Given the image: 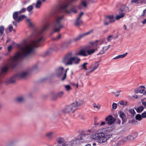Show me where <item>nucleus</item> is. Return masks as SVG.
Instances as JSON below:
<instances>
[{
  "mask_svg": "<svg viewBox=\"0 0 146 146\" xmlns=\"http://www.w3.org/2000/svg\"><path fill=\"white\" fill-rule=\"evenodd\" d=\"M112 131L111 127L100 129L95 133L91 135L90 137L92 139L97 141V142L100 144L104 143L112 136V135L109 133Z\"/></svg>",
  "mask_w": 146,
  "mask_h": 146,
  "instance_id": "nucleus-1",
  "label": "nucleus"
},
{
  "mask_svg": "<svg viewBox=\"0 0 146 146\" xmlns=\"http://www.w3.org/2000/svg\"><path fill=\"white\" fill-rule=\"evenodd\" d=\"M80 60V58L74 56L72 52H70L65 56L62 62L66 65H72L78 64Z\"/></svg>",
  "mask_w": 146,
  "mask_h": 146,
  "instance_id": "nucleus-2",
  "label": "nucleus"
},
{
  "mask_svg": "<svg viewBox=\"0 0 146 146\" xmlns=\"http://www.w3.org/2000/svg\"><path fill=\"white\" fill-rule=\"evenodd\" d=\"M56 141L58 146H76L79 141V139H72L70 141L66 140L64 137L59 136L56 139Z\"/></svg>",
  "mask_w": 146,
  "mask_h": 146,
  "instance_id": "nucleus-3",
  "label": "nucleus"
},
{
  "mask_svg": "<svg viewBox=\"0 0 146 146\" xmlns=\"http://www.w3.org/2000/svg\"><path fill=\"white\" fill-rule=\"evenodd\" d=\"M63 18L64 16L63 15L58 16L56 18L53 22L54 26L53 31L54 32H59L61 28L64 27L63 25L60 24L61 21Z\"/></svg>",
  "mask_w": 146,
  "mask_h": 146,
  "instance_id": "nucleus-4",
  "label": "nucleus"
},
{
  "mask_svg": "<svg viewBox=\"0 0 146 146\" xmlns=\"http://www.w3.org/2000/svg\"><path fill=\"white\" fill-rule=\"evenodd\" d=\"M68 70V68L64 72L63 67H59L56 70V74L58 77H61L62 80L64 81L66 78V73Z\"/></svg>",
  "mask_w": 146,
  "mask_h": 146,
  "instance_id": "nucleus-5",
  "label": "nucleus"
},
{
  "mask_svg": "<svg viewBox=\"0 0 146 146\" xmlns=\"http://www.w3.org/2000/svg\"><path fill=\"white\" fill-rule=\"evenodd\" d=\"M129 11V8L126 6H123V8L119 11V12L120 14L116 16V19L119 20L121 18L123 17L124 16L125 13Z\"/></svg>",
  "mask_w": 146,
  "mask_h": 146,
  "instance_id": "nucleus-6",
  "label": "nucleus"
},
{
  "mask_svg": "<svg viewBox=\"0 0 146 146\" xmlns=\"http://www.w3.org/2000/svg\"><path fill=\"white\" fill-rule=\"evenodd\" d=\"M99 66V63L98 62H96L92 63L89 67V70L86 72V75H88L90 73L94 71L98 68Z\"/></svg>",
  "mask_w": 146,
  "mask_h": 146,
  "instance_id": "nucleus-7",
  "label": "nucleus"
},
{
  "mask_svg": "<svg viewBox=\"0 0 146 146\" xmlns=\"http://www.w3.org/2000/svg\"><path fill=\"white\" fill-rule=\"evenodd\" d=\"M137 136V133L136 132L132 133L130 135L124 138L119 141V142L123 143L126 142L127 141H130L135 138Z\"/></svg>",
  "mask_w": 146,
  "mask_h": 146,
  "instance_id": "nucleus-8",
  "label": "nucleus"
},
{
  "mask_svg": "<svg viewBox=\"0 0 146 146\" xmlns=\"http://www.w3.org/2000/svg\"><path fill=\"white\" fill-rule=\"evenodd\" d=\"M75 110H76V109L74 106L72 104L70 105L66 106L63 110V111L64 112L66 113H73Z\"/></svg>",
  "mask_w": 146,
  "mask_h": 146,
  "instance_id": "nucleus-9",
  "label": "nucleus"
},
{
  "mask_svg": "<svg viewBox=\"0 0 146 146\" xmlns=\"http://www.w3.org/2000/svg\"><path fill=\"white\" fill-rule=\"evenodd\" d=\"M37 68V66H34L30 68L28 71L24 72L21 73L20 74V76L22 78H24L28 74L29 71L34 70L36 69Z\"/></svg>",
  "mask_w": 146,
  "mask_h": 146,
  "instance_id": "nucleus-10",
  "label": "nucleus"
},
{
  "mask_svg": "<svg viewBox=\"0 0 146 146\" xmlns=\"http://www.w3.org/2000/svg\"><path fill=\"white\" fill-rule=\"evenodd\" d=\"M145 86H140L138 88L135 89L134 90L135 92V93H144L146 91V89Z\"/></svg>",
  "mask_w": 146,
  "mask_h": 146,
  "instance_id": "nucleus-11",
  "label": "nucleus"
},
{
  "mask_svg": "<svg viewBox=\"0 0 146 146\" xmlns=\"http://www.w3.org/2000/svg\"><path fill=\"white\" fill-rule=\"evenodd\" d=\"M105 120L107 123L109 125L114 123L115 121L114 118L111 115H109L106 118Z\"/></svg>",
  "mask_w": 146,
  "mask_h": 146,
  "instance_id": "nucleus-12",
  "label": "nucleus"
},
{
  "mask_svg": "<svg viewBox=\"0 0 146 146\" xmlns=\"http://www.w3.org/2000/svg\"><path fill=\"white\" fill-rule=\"evenodd\" d=\"M76 55H79L83 56H87V50L82 49L79 50V52L75 54Z\"/></svg>",
  "mask_w": 146,
  "mask_h": 146,
  "instance_id": "nucleus-13",
  "label": "nucleus"
},
{
  "mask_svg": "<svg viewBox=\"0 0 146 146\" xmlns=\"http://www.w3.org/2000/svg\"><path fill=\"white\" fill-rule=\"evenodd\" d=\"M65 12L67 13L70 14L72 13H76L77 11L75 7H73L70 9H65Z\"/></svg>",
  "mask_w": 146,
  "mask_h": 146,
  "instance_id": "nucleus-14",
  "label": "nucleus"
},
{
  "mask_svg": "<svg viewBox=\"0 0 146 146\" xmlns=\"http://www.w3.org/2000/svg\"><path fill=\"white\" fill-rule=\"evenodd\" d=\"M83 103V101L81 100H77L76 102L72 103L76 109L77 107L80 106Z\"/></svg>",
  "mask_w": 146,
  "mask_h": 146,
  "instance_id": "nucleus-15",
  "label": "nucleus"
},
{
  "mask_svg": "<svg viewBox=\"0 0 146 146\" xmlns=\"http://www.w3.org/2000/svg\"><path fill=\"white\" fill-rule=\"evenodd\" d=\"M119 114L120 117L123 121L122 123L123 124L126 121V115L122 111L119 112Z\"/></svg>",
  "mask_w": 146,
  "mask_h": 146,
  "instance_id": "nucleus-16",
  "label": "nucleus"
},
{
  "mask_svg": "<svg viewBox=\"0 0 146 146\" xmlns=\"http://www.w3.org/2000/svg\"><path fill=\"white\" fill-rule=\"evenodd\" d=\"M25 100L24 96H21L17 97L15 99L16 101L19 103H21L23 102Z\"/></svg>",
  "mask_w": 146,
  "mask_h": 146,
  "instance_id": "nucleus-17",
  "label": "nucleus"
},
{
  "mask_svg": "<svg viewBox=\"0 0 146 146\" xmlns=\"http://www.w3.org/2000/svg\"><path fill=\"white\" fill-rule=\"evenodd\" d=\"M93 30H91L90 31L85 33L80 34L78 36L79 37L80 39L81 38H83L84 37L88 35H89L90 34L92 33L93 32Z\"/></svg>",
  "mask_w": 146,
  "mask_h": 146,
  "instance_id": "nucleus-18",
  "label": "nucleus"
},
{
  "mask_svg": "<svg viewBox=\"0 0 146 146\" xmlns=\"http://www.w3.org/2000/svg\"><path fill=\"white\" fill-rule=\"evenodd\" d=\"M54 133L53 131H50L47 132L45 134L46 136L50 139H52L53 138V135Z\"/></svg>",
  "mask_w": 146,
  "mask_h": 146,
  "instance_id": "nucleus-19",
  "label": "nucleus"
},
{
  "mask_svg": "<svg viewBox=\"0 0 146 146\" xmlns=\"http://www.w3.org/2000/svg\"><path fill=\"white\" fill-rule=\"evenodd\" d=\"M106 20L107 21H110V23L113 22L115 21L114 17L113 15L108 16L106 18Z\"/></svg>",
  "mask_w": 146,
  "mask_h": 146,
  "instance_id": "nucleus-20",
  "label": "nucleus"
},
{
  "mask_svg": "<svg viewBox=\"0 0 146 146\" xmlns=\"http://www.w3.org/2000/svg\"><path fill=\"white\" fill-rule=\"evenodd\" d=\"M64 94V92L63 91H60L58 92L56 94L57 97L58 98H62Z\"/></svg>",
  "mask_w": 146,
  "mask_h": 146,
  "instance_id": "nucleus-21",
  "label": "nucleus"
},
{
  "mask_svg": "<svg viewBox=\"0 0 146 146\" xmlns=\"http://www.w3.org/2000/svg\"><path fill=\"white\" fill-rule=\"evenodd\" d=\"M97 50V49H92L90 50H87V55H91L94 53Z\"/></svg>",
  "mask_w": 146,
  "mask_h": 146,
  "instance_id": "nucleus-22",
  "label": "nucleus"
},
{
  "mask_svg": "<svg viewBox=\"0 0 146 146\" xmlns=\"http://www.w3.org/2000/svg\"><path fill=\"white\" fill-rule=\"evenodd\" d=\"M33 6L32 5H30L27 8V10L29 13L30 15H31L33 13Z\"/></svg>",
  "mask_w": 146,
  "mask_h": 146,
  "instance_id": "nucleus-23",
  "label": "nucleus"
},
{
  "mask_svg": "<svg viewBox=\"0 0 146 146\" xmlns=\"http://www.w3.org/2000/svg\"><path fill=\"white\" fill-rule=\"evenodd\" d=\"M19 14V13H18V11L15 12L13 13V18L16 22L18 21V16Z\"/></svg>",
  "mask_w": 146,
  "mask_h": 146,
  "instance_id": "nucleus-24",
  "label": "nucleus"
},
{
  "mask_svg": "<svg viewBox=\"0 0 146 146\" xmlns=\"http://www.w3.org/2000/svg\"><path fill=\"white\" fill-rule=\"evenodd\" d=\"M127 54V53L126 52L123 54L119 55L114 58V59H118L120 58H123L125 57Z\"/></svg>",
  "mask_w": 146,
  "mask_h": 146,
  "instance_id": "nucleus-25",
  "label": "nucleus"
},
{
  "mask_svg": "<svg viewBox=\"0 0 146 146\" xmlns=\"http://www.w3.org/2000/svg\"><path fill=\"white\" fill-rule=\"evenodd\" d=\"M42 2L40 0H38L36 2L35 5V7L36 9H39L41 6Z\"/></svg>",
  "mask_w": 146,
  "mask_h": 146,
  "instance_id": "nucleus-26",
  "label": "nucleus"
},
{
  "mask_svg": "<svg viewBox=\"0 0 146 146\" xmlns=\"http://www.w3.org/2000/svg\"><path fill=\"white\" fill-rule=\"evenodd\" d=\"M16 80L15 77H12L9 79L7 81L8 83H13L15 82Z\"/></svg>",
  "mask_w": 146,
  "mask_h": 146,
  "instance_id": "nucleus-27",
  "label": "nucleus"
},
{
  "mask_svg": "<svg viewBox=\"0 0 146 146\" xmlns=\"http://www.w3.org/2000/svg\"><path fill=\"white\" fill-rule=\"evenodd\" d=\"M75 24L76 25L79 26L83 24V21L80 19H76Z\"/></svg>",
  "mask_w": 146,
  "mask_h": 146,
  "instance_id": "nucleus-28",
  "label": "nucleus"
},
{
  "mask_svg": "<svg viewBox=\"0 0 146 146\" xmlns=\"http://www.w3.org/2000/svg\"><path fill=\"white\" fill-rule=\"evenodd\" d=\"M26 17L25 15H22L18 17V21H17V22L19 23V21H22L23 19Z\"/></svg>",
  "mask_w": 146,
  "mask_h": 146,
  "instance_id": "nucleus-29",
  "label": "nucleus"
},
{
  "mask_svg": "<svg viewBox=\"0 0 146 146\" xmlns=\"http://www.w3.org/2000/svg\"><path fill=\"white\" fill-rule=\"evenodd\" d=\"M127 102H124L123 101H119L117 103L118 104H120L123 106L126 105L127 104Z\"/></svg>",
  "mask_w": 146,
  "mask_h": 146,
  "instance_id": "nucleus-30",
  "label": "nucleus"
},
{
  "mask_svg": "<svg viewBox=\"0 0 146 146\" xmlns=\"http://www.w3.org/2000/svg\"><path fill=\"white\" fill-rule=\"evenodd\" d=\"M4 30V27L3 26H1L0 27V36H1L3 33Z\"/></svg>",
  "mask_w": 146,
  "mask_h": 146,
  "instance_id": "nucleus-31",
  "label": "nucleus"
},
{
  "mask_svg": "<svg viewBox=\"0 0 146 146\" xmlns=\"http://www.w3.org/2000/svg\"><path fill=\"white\" fill-rule=\"evenodd\" d=\"M142 117L141 115L139 114H137L135 117L136 119L139 121L141 120L142 119Z\"/></svg>",
  "mask_w": 146,
  "mask_h": 146,
  "instance_id": "nucleus-32",
  "label": "nucleus"
},
{
  "mask_svg": "<svg viewBox=\"0 0 146 146\" xmlns=\"http://www.w3.org/2000/svg\"><path fill=\"white\" fill-rule=\"evenodd\" d=\"M143 106L140 107L136 110L137 112L139 113L142 111L143 110Z\"/></svg>",
  "mask_w": 146,
  "mask_h": 146,
  "instance_id": "nucleus-33",
  "label": "nucleus"
},
{
  "mask_svg": "<svg viewBox=\"0 0 146 146\" xmlns=\"http://www.w3.org/2000/svg\"><path fill=\"white\" fill-rule=\"evenodd\" d=\"M64 87L66 90L67 91H69L72 89L70 86L68 85H65Z\"/></svg>",
  "mask_w": 146,
  "mask_h": 146,
  "instance_id": "nucleus-34",
  "label": "nucleus"
},
{
  "mask_svg": "<svg viewBox=\"0 0 146 146\" xmlns=\"http://www.w3.org/2000/svg\"><path fill=\"white\" fill-rule=\"evenodd\" d=\"M88 64V63L87 62H85L83 64H82L81 66L85 70H86V72H87L89 70H88L86 67V65H87Z\"/></svg>",
  "mask_w": 146,
  "mask_h": 146,
  "instance_id": "nucleus-35",
  "label": "nucleus"
},
{
  "mask_svg": "<svg viewBox=\"0 0 146 146\" xmlns=\"http://www.w3.org/2000/svg\"><path fill=\"white\" fill-rule=\"evenodd\" d=\"M82 5L84 7H86L87 6V1L86 0H83L81 3Z\"/></svg>",
  "mask_w": 146,
  "mask_h": 146,
  "instance_id": "nucleus-36",
  "label": "nucleus"
},
{
  "mask_svg": "<svg viewBox=\"0 0 146 146\" xmlns=\"http://www.w3.org/2000/svg\"><path fill=\"white\" fill-rule=\"evenodd\" d=\"M114 38V37L112 35H111L108 36L107 39L108 42L111 41L112 39Z\"/></svg>",
  "mask_w": 146,
  "mask_h": 146,
  "instance_id": "nucleus-37",
  "label": "nucleus"
},
{
  "mask_svg": "<svg viewBox=\"0 0 146 146\" xmlns=\"http://www.w3.org/2000/svg\"><path fill=\"white\" fill-rule=\"evenodd\" d=\"M93 106L94 108H96L98 110H99L100 108V105L96 104H93Z\"/></svg>",
  "mask_w": 146,
  "mask_h": 146,
  "instance_id": "nucleus-38",
  "label": "nucleus"
},
{
  "mask_svg": "<svg viewBox=\"0 0 146 146\" xmlns=\"http://www.w3.org/2000/svg\"><path fill=\"white\" fill-rule=\"evenodd\" d=\"M26 10V9L25 8H23L21 10L18 11V13L19 14L21 13H24L25 12Z\"/></svg>",
  "mask_w": 146,
  "mask_h": 146,
  "instance_id": "nucleus-39",
  "label": "nucleus"
},
{
  "mask_svg": "<svg viewBox=\"0 0 146 146\" xmlns=\"http://www.w3.org/2000/svg\"><path fill=\"white\" fill-rule=\"evenodd\" d=\"M112 107L113 109H116L117 107V104L115 103H113L112 105Z\"/></svg>",
  "mask_w": 146,
  "mask_h": 146,
  "instance_id": "nucleus-40",
  "label": "nucleus"
},
{
  "mask_svg": "<svg viewBox=\"0 0 146 146\" xmlns=\"http://www.w3.org/2000/svg\"><path fill=\"white\" fill-rule=\"evenodd\" d=\"M68 47V45L67 43H64L61 46V48L62 49H64L67 48Z\"/></svg>",
  "mask_w": 146,
  "mask_h": 146,
  "instance_id": "nucleus-41",
  "label": "nucleus"
},
{
  "mask_svg": "<svg viewBox=\"0 0 146 146\" xmlns=\"http://www.w3.org/2000/svg\"><path fill=\"white\" fill-rule=\"evenodd\" d=\"M141 16L142 17H146V8L143 11L141 14Z\"/></svg>",
  "mask_w": 146,
  "mask_h": 146,
  "instance_id": "nucleus-42",
  "label": "nucleus"
},
{
  "mask_svg": "<svg viewBox=\"0 0 146 146\" xmlns=\"http://www.w3.org/2000/svg\"><path fill=\"white\" fill-rule=\"evenodd\" d=\"M128 111L131 114H134L135 113V110L133 109H129V110Z\"/></svg>",
  "mask_w": 146,
  "mask_h": 146,
  "instance_id": "nucleus-43",
  "label": "nucleus"
},
{
  "mask_svg": "<svg viewBox=\"0 0 146 146\" xmlns=\"http://www.w3.org/2000/svg\"><path fill=\"white\" fill-rule=\"evenodd\" d=\"M9 29L10 32H11L13 30V28L12 25H9Z\"/></svg>",
  "mask_w": 146,
  "mask_h": 146,
  "instance_id": "nucleus-44",
  "label": "nucleus"
},
{
  "mask_svg": "<svg viewBox=\"0 0 146 146\" xmlns=\"http://www.w3.org/2000/svg\"><path fill=\"white\" fill-rule=\"evenodd\" d=\"M68 5V4H66L64 5H62L61 6V8L62 9H65L66 8Z\"/></svg>",
  "mask_w": 146,
  "mask_h": 146,
  "instance_id": "nucleus-45",
  "label": "nucleus"
},
{
  "mask_svg": "<svg viewBox=\"0 0 146 146\" xmlns=\"http://www.w3.org/2000/svg\"><path fill=\"white\" fill-rule=\"evenodd\" d=\"M131 3H139V2L138 0H131Z\"/></svg>",
  "mask_w": 146,
  "mask_h": 146,
  "instance_id": "nucleus-46",
  "label": "nucleus"
},
{
  "mask_svg": "<svg viewBox=\"0 0 146 146\" xmlns=\"http://www.w3.org/2000/svg\"><path fill=\"white\" fill-rule=\"evenodd\" d=\"M142 118L146 117V111L142 113L141 114Z\"/></svg>",
  "mask_w": 146,
  "mask_h": 146,
  "instance_id": "nucleus-47",
  "label": "nucleus"
},
{
  "mask_svg": "<svg viewBox=\"0 0 146 146\" xmlns=\"http://www.w3.org/2000/svg\"><path fill=\"white\" fill-rule=\"evenodd\" d=\"M27 22L31 26H32L33 25V24L31 22V20L29 19H27Z\"/></svg>",
  "mask_w": 146,
  "mask_h": 146,
  "instance_id": "nucleus-48",
  "label": "nucleus"
},
{
  "mask_svg": "<svg viewBox=\"0 0 146 146\" xmlns=\"http://www.w3.org/2000/svg\"><path fill=\"white\" fill-rule=\"evenodd\" d=\"M112 93L116 97H118L119 96L120 94H118L116 92H112Z\"/></svg>",
  "mask_w": 146,
  "mask_h": 146,
  "instance_id": "nucleus-49",
  "label": "nucleus"
},
{
  "mask_svg": "<svg viewBox=\"0 0 146 146\" xmlns=\"http://www.w3.org/2000/svg\"><path fill=\"white\" fill-rule=\"evenodd\" d=\"M105 51V50L103 48L99 52V53L98 54H102L104 53Z\"/></svg>",
  "mask_w": 146,
  "mask_h": 146,
  "instance_id": "nucleus-50",
  "label": "nucleus"
},
{
  "mask_svg": "<svg viewBox=\"0 0 146 146\" xmlns=\"http://www.w3.org/2000/svg\"><path fill=\"white\" fill-rule=\"evenodd\" d=\"M12 48V46L11 45H10L9 46L7 47V50L9 52L10 51Z\"/></svg>",
  "mask_w": 146,
  "mask_h": 146,
  "instance_id": "nucleus-51",
  "label": "nucleus"
},
{
  "mask_svg": "<svg viewBox=\"0 0 146 146\" xmlns=\"http://www.w3.org/2000/svg\"><path fill=\"white\" fill-rule=\"evenodd\" d=\"M110 45H109L108 46L104 47H103V48L106 51L110 48Z\"/></svg>",
  "mask_w": 146,
  "mask_h": 146,
  "instance_id": "nucleus-52",
  "label": "nucleus"
},
{
  "mask_svg": "<svg viewBox=\"0 0 146 146\" xmlns=\"http://www.w3.org/2000/svg\"><path fill=\"white\" fill-rule=\"evenodd\" d=\"M131 123L133 124L136 125L137 124V122L135 120H132L131 121Z\"/></svg>",
  "mask_w": 146,
  "mask_h": 146,
  "instance_id": "nucleus-53",
  "label": "nucleus"
},
{
  "mask_svg": "<svg viewBox=\"0 0 146 146\" xmlns=\"http://www.w3.org/2000/svg\"><path fill=\"white\" fill-rule=\"evenodd\" d=\"M98 40L96 41L95 42L93 43V44L95 46H98L99 44L98 43Z\"/></svg>",
  "mask_w": 146,
  "mask_h": 146,
  "instance_id": "nucleus-54",
  "label": "nucleus"
},
{
  "mask_svg": "<svg viewBox=\"0 0 146 146\" xmlns=\"http://www.w3.org/2000/svg\"><path fill=\"white\" fill-rule=\"evenodd\" d=\"M80 40V39L79 37H78V36L77 37L75 38L74 39V40L75 41H76L79 40Z\"/></svg>",
  "mask_w": 146,
  "mask_h": 146,
  "instance_id": "nucleus-55",
  "label": "nucleus"
},
{
  "mask_svg": "<svg viewBox=\"0 0 146 146\" xmlns=\"http://www.w3.org/2000/svg\"><path fill=\"white\" fill-rule=\"evenodd\" d=\"M80 40V39L79 37H78V36L77 37L75 38L74 39V40L75 41H76L79 40Z\"/></svg>",
  "mask_w": 146,
  "mask_h": 146,
  "instance_id": "nucleus-56",
  "label": "nucleus"
},
{
  "mask_svg": "<svg viewBox=\"0 0 146 146\" xmlns=\"http://www.w3.org/2000/svg\"><path fill=\"white\" fill-rule=\"evenodd\" d=\"M110 23V21H105L104 22V24L105 25H107L109 24Z\"/></svg>",
  "mask_w": 146,
  "mask_h": 146,
  "instance_id": "nucleus-57",
  "label": "nucleus"
},
{
  "mask_svg": "<svg viewBox=\"0 0 146 146\" xmlns=\"http://www.w3.org/2000/svg\"><path fill=\"white\" fill-rule=\"evenodd\" d=\"M106 123L105 121H102L101 123V124L100 125V126H102L105 125Z\"/></svg>",
  "mask_w": 146,
  "mask_h": 146,
  "instance_id": "nucleus-58",
  "label": "nucleus"
},
{
  "mask_svg": "<svg viewBox=\"0 0 146 146\" xmlns=\"http://www.w3.org/2000/svg\"><path fill=\"white\" fill-rule=\"evenodd\" d=\"M142 104L146 108V101H143L142 102Z\"/></svg>",
  "mask_w": 146,
  "mask_h": 146,
  "instance_id": "nucleus-59",
  "label": "nucleus"
},
{
  "mask_svg": "<svg viewBox=\"0 0 146 146\" xmlns=\"http://www.w3.org/2000/svg\"><path fill=\"white\" fill-rule=\"evenodd\" d=\"M142 23L143 24H146V18L143 21H142Z\"/></svg>",
  "mask_w": 146,
  "mask_h": 146,
  "instance_id": "nucleus-60",
  "label": "nucleus"
},
{
  "mask_svg": "<svg viewBox=\"0 0 146 146\" xmlns=\"http://www.w3.org/2000/svg\"><path fill=\"white\" fill-rule=\"evenodd\" d=\"M73 85L75 86H76V88H78V83H77L76 84H73Z\"/></svg>",
  "mask_w": 146,
  "mask_h": 146,
  "instance_id": "nucleus-61",
  "label": "nucleus"
},
{
  "mask_svg": "<svg viewBox=\"0 0 146 146\" xmlns=\"http://www.w3.org/2000/svg\"><path fill=\"white\" fill-rule=\"evenodd\" d=\"M84 14V13L83 12H81L79 14V15L80 16L82 17Z\"/></svg>",
  "mask_w": 146,
  "mask_h": 146,
  "instance_id": "nucleus-62",
  "label": "nucleus"
},
{
  "mask_svg": "<svg viewBox=\"0 0 146 146\" xmlns=\"http://www.w3.org/2000/svg\"><path fill=\"white\" fill-rule=\"evenodd\" d=\"M60 35H59L58 36L56 37V39H58L60 38Z\"/></svg>",
  "mask_w": 146,
  "mask_h": 146,
  "instance_id": "nucleus-63",
  "label": "nucleus"
},
{
  "mask_svg": "<svg viewBox=\"0 0 146 146\" xmlns=\"http://www.w3.org/2000/svg\"><path fill=\"white\" fill-rule=\"evenodd\" d=\"M80 118L82 120H84L85 119V117L84 116H81Z\"/></svg>",
  "mask_w": 146,
  "mask_h": 146,
  "instance_id": "nucleus-64",
  "label": "nucleus"
}]
</instances>
